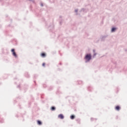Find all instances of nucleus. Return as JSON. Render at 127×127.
I'll return each instance as SVG.
<instances>
[{
	"label": "nucleus",
	"mask_w": 127,
	"mask_h": 127,
	"mask_svg": "<svg viewBox=\"0 0 127 127\" xmlns=\"http://www.w3.org/2000/svg\"><path fill=\"white\" fill-rule=\"evenodd\" d=\"M84 60H85V63H89L92 60V54L91 53L86 54L84 57Z\"/></svg>",
	"instance_id": "f257e3e1"
},
{
	"label": "nucleus",
	"mask_w": 127,
	"mask_h": 127,
	"mask_svg": "<svg viewBox=\"0 0 127 127\" xmlns=\"http://www.w3.org/2000/svg\"><path fill=\"white\" fill-rule=\"evenodd\" d=\"M108 36H109V35H102L100 37V40L102 42H104V41H105V40H106V39H107V38H108Z\"/></svg>",
	"instance_id": "f03ea898"
},
{
	"label": "nucleus",
	"mask_w": 127,
	"mask_h": 127,
	"mask_svg": "<svg viewBox=\"0 0 127 127\" xmlns=\"http://www.w3.org/2000/svg\"><path fill=\"white\" fill-rule=\"evenodd\" d=\"M48 29H49V31H50L51 32H52V30L54 29V25L52 24L51 25H50L48 27Z\"/></svg>",
	"instance_id": "7ed1b4c3"
},
{
	"label": "nucleus",
	"mask_w": 127,
	"mask_h": 127,
	"mask_svg": "<svg viewBox=\"0 0 127 127\" xmlns=\"http://www.w3.org/2000/svg\"><path fill=\"white\" fill-rule=\"evenodd\" d=\"M59 23H60V25L63 24V19H62V15L60 16Z\"/></svg>",
	"instance_id": "20e7f679"
},
{
	"label": "nucleus",
	"mask_w": 127,
	"mask_h": 127,
	"mask_svg": "<svg viewBox=\"0 0 127 127\" xmlns=\"http://www.w3.org/2000/svg\"><path fill=\"white\" fill-rule=\"evenodd\" d=\"M118 29V28L115 26H113L111 28V32L113 33V32H116V30Z\"/></svg>",
	"instance_id": "39448f33"
},
{
	"label": "nucleus",
	"mask_w": 127,
	"mask_h": 127,
	"mask_svg": "<svg viewBox=\"0 0 127 127\" xmlns=\"http://www.w3.org/2000/svg\"><path fill=\"white\" fill-rule=\"evenodd\" d=\"M58 118L60 119L61 120H63L64 119V115H63L62 114H61L58 115Z\"/></svg>",
	"instance_id": "423d86ee"
},
{
	"label": "nucleus",
	"mask_w": 127,
	"mask_h": 127,
	"mask_svg": "<svg viewBox=\"0 0 127 127\" xmlns=\"http://www.w3.org/2000/svg\"><path fill=\"white\" fill-rule=\"evenodd\" d=\"M93 58H95V56H96V55H97V53H96V50L93 49Z\"/></svg>",
	"instance_id": "0eeeda50"
},
{
	"label": "nucleus",
	"mask_w": 127,
	"mask_h": 127,
	"mask_svg": "<svg viewBox=\"0 0 127 127\" xmlns=\"http://www.w3.org/2000/svg\"><path fill=\"white\" fill-rule=\"evenodd\" d=\"M116 111H120L121 110V107L119 105H117L115 107Z\"/></svg>",
	"instance_id": "6e6552de"
},
{
	"label": "nucleus",
	"mask_w": 127,
	"mask_h": 127,
	"mask_svg": "<svg viewBox=\"0 0 127 127\" xmlns=\"http://www.w3.org/2000/svg\"><path fill=\"white\" fill-rule=\"evenodd\" d=\"M25 77L26 78H30V75L28 74V72H26L25 73Z\"/></svg>",
	"instance_id": "1a4fd4ad"
},
{
	"label": "nucleus",
	"mask_w": 127,
	"mask_h": 127,
	"mask_svg": "<svg viewBox=\"0 0 127 127\" xmlns=\"http://www.w3.org/2000/svg\"><path fill=\"white\" fill-rule=\"evenodd\" d=\"M51 111L54 112V111H56V107L55 106H52L51 107Z\"/></svg>",
	"instance_id": "9d476101"
},
{
	"label": "nucleus",
	"mask_w": 127,
	"mask_h": 127,
	"mask_svg": "<svg viewBox=\"0 0 127 127\" xmlns=\"http://www.w3.org/2000/svg\"><path fill=\"white\" fill-rule=\"evenodd\" d=\"M37 123L38 126H41L42 125V122H41L40 120H37Z\"/></svg>",
	"instance_id": "9b49d317"
},
{
	"label": "nucleus",
	"mask_w": 127,
	"mask_h": 127,
	"mask_svg": "<svg viewBox=\"0 0 127 127\" xmlns=\"http://www.w3.org/2000/svg\"><path fill=\"white\" fill-rule=\"evenodd\" d=\"M28 89V85L27 84H25L24 85V91H26Z\"/></svg>",
	"instance_id": "f8f14e48"
},
{
	"label": "nucleus",
	"mask_w": 127,
	"mask_h": 127,
	"mask_svg": "<svg viewBox=\"0 0 127 127\" xmlns=\"http://www.w3.org/2000/svg\"><path fill=\"white\" fill-rule=\"evenodd\" d=\"M41 57H43V58H44V57H46V54L45 53H42L41 54Z\"/></svg>",
	"instance_id": "ddd939ff"
},
{
	"label": "nucleus",
	"mask_w": 127,
	"mask_h": 127,
	"mask_svg": "<svg viewBox=\"0 0 127 127\" xmlns=\"http://www.w3.org/2000/svg\"><path fill=\"white\" fill-rule=\"evenodd\" d=\"M87 90H88V91H89V92H92V90H93V87H92L91 86H89L87 88Z\"/></svg>",
	"instance_id": "4468645a"
},
{
	"label": "nucleus",
	"mask_w": 127,
	"mask_h": 127,
	"mask_svg": "<svg viewBox=\"0 0 127 127\" xmlns=\"http://www.w3.org/2000/svg\"><path fill=\"white\" fill-rule=\"evenodd\" d=\"M13 56H14V57H15V58H17V54H16V53L15 52L14 53H12Z\"/></svg>",
	"instance_id": "2eb2a0df"
},
{
	"label": "nucleus",
	"mask_w": 127,
	"mask_h": 127,
	"mask_svg": "<svg viewBox=\"0 0 127 127\" xmlns=\"http://www.w3.org/2000/svg\"><path fill=\"white\" fill-rule=\"evenodd\" d=\"M4 120H3V119L1 118V117L0 116V123L2 124L3 123H4Z\"/></svg>",
	"instance_id": "dca6fc26"
},
{
	"label": "nucleus",
	"mask_w": 127,
	"mask_h": 127,
	"mask_svg": "<svg viewBox=\"0 0 127 127\" xmlns=\"http://www.w3.org/2000/svg\"><path fill=\"white\" fill-rule=\"evenodd\" d=\"M70 119L71 120H74V119H75V115H72L70 116Z\"/></svg>",
	"instance_id": "f3484780"
},
{
	"label": "nucleus",
	"mask_w": 127,
	"mask_h": 127,
	"mask_svg": "<svg viewBox=\"0 0 127 127\" xmlns=\"http://www.w3.org/2000/svg\"><path fill=\"white\" fill-rule=\"evenodd\" d=\"M78 85H82V84H83V81L81 80L78 81Z\"/></svg>",
	"instance_id": "a211bd4d"
},
{
	"label": "nucleus",
	"mask_w": 127,
	"mask_h": 127,
	"mask_svg": "<svg viewBox=\"0 0 127 127\" xmlns=\"http://www.w3.org/2000/svg\"><path fill=\"white\" fill-rule=\"evenodd\" d=\"M85 10H86V9L85 8H82L80 10V11L81 12H85Z\"/></svg>",
	"instance_id": "6ab92c4d"
},
{
	"label": "nucleus",
	"mask_w": 127,
	"mask_h": 127,
	"mask_svg": "<svg viewBox=\"0 0 127 127\" xmlns=\"http://www.w3.org/2000/svg\"><path fill=\"white\" fill-rule=\"evenodd\" d=\"M52 90H53V87L50 86L48 89V91H51Z\"/></svg>",
	"instance_id": "aec40b11"
},
{
	"label": "nucleus",
	"mask_w": 127,
	"mask_h": 127,
	"mask_svg": "<svg viewBox=\"0 0 127 127\" xmlns=\"http://www.w3.org/2000/svg\"><path fill=\"white\" fill-rule=\"evenodd\" d=\"M13 42H15V45H17V41L16 39H14Z\"/></svg>",
	"instance_id": "412c9836"
},
{
	"label": "nucleus",
	"mask_w": 127,
	"mask_h": 127,
	"mask_svg": "<svg viewBox=\"0 0 127 127\" xmlns=\"http://www.w3.org/2000/svg\"><path fill=\"white\" fill-rule=\"evenodd\" d=\"M11 52L12 53H13L15 52V49H12L11 50Z\"/></svg>",
	"instance_id": "4be33fe9"
},
{
	"label": "nucleus",
	"mask_w": 127,
	"mask_h": 127,
	"mask_svg": "<svg viewBox=\"0 0 127 127\" xmlns=\"http://www.w3.org/2000/svg\"><path fill=\"white\" fill-rule=\"evenodd\" d=\"M76 121L77 124H80V119H76Z\"/></svg>",
	"instance_id": "5701e85b"
},
{
	"label": "nucleus",
	"mask_w": 127,
	"mask_h": 127,
	"mask_svg": "<svg viewBox=\"0 0 127 127\" xmlns=\"http://www.w3.org/2000/svg\"><path fill=\"white\" fill-rule=\"evenodd\" d=\"M75 12H76V15H78V9L75 10Z\"/></svg>",
	"instance_id": "b1692460"
},
{
	"label": "nucleus",
	"mask_w": 127,
	"mask_h": 127,
	"mask_svg": "<svg viewBox=\"0 0 127 127\" xmlns=\"http://www.w3.org/2000/svg\"><path fill=\"white\" fill-rule=\"evenodd\" d=\"M37 77H38V75H37V74H35V75H34V78L35 79H36V78H37Z\"/></svg>",
	"instance_id": "393cba45"
},
{
	"label": "nucleus",
	"mask_w": 127,
	"mask_h": 127,
	"mask_svg": "<svg viewBox=\"0 0 127 127\" xmlns=\"http://www.w3.org/2000/svg\"><path fill=\"white\" fill-rule=\"evenodd\" d=\"M29 0V1H32V2H33V3H34V2H35L34 0Z\"/></svg>",
	"instance_id": "a878e982"
},
{
	"label": "nucleus",
	"mask_w": 127,
	"mask_h": 127,
	"mask_svg": "<svg viewBox=\"0 0 127 127\" xmlns=\"http://www.w3.org/2000/svg\"><path fill=\"white\" fill-rule=\"evenodd\" d=\"M50 2H51L52 3L54 2L55 0H50Z\"/></svg>",
	"instance_id": "bb28decb"
},
{
	"label": "nucleus",
	"mask_w": 127,
	"mask_h": 127,
	"mask_svg": "<svg viewBox=\"0 0 127 127\" xmlns=\"http://www.w3.org/2000/svg\"><path fill=\"white\" fill-rule=\"evenodd\" d=\"M45 63H43V64H42V66H43V67H45Z\"/></svg>",
	"instance_id": "cd10ccee"
},
{
	"label": "nucleus",
	"mask_w": 127,
	"mask_h": 127,
	"mask_svg": "<svg viewBox=\"0 0 127 127\" xmlns=\"http://www.w3.org/2000/svg\"><path fill=\"white\" fill-rule=\"evenodd\" d=\"M17 88L18 89H19L20 90V85H18V86H17Z\"/></svg>",
	"instance_id": "c85d7f7f"
},
{
	"label": "nucleus",
	"mask_w": 127,
	"mask_h": 127,
	"mask_svg": "<svg viewBox=\"0 0 127 127\" xmlns=\"http://www.w3.org/2000/svg\"><path fill=\"white\" fill-rule=\"evenodd\" d=\"M43 87H44V88H46V84H43Z\"/></svg>",
	"instance_id": "c756f323"
},
{
	"label": "nucleus",
	"mask_w": 127,
	"mask_h": 127,
	"mask_svg": "<svg viewBox=\"0 0 127 127\" xmlns=\"http://www.w3.org/2000/svg\"><path fill=\"white\" fill-rule=\"evenodd\" d=\"M41 99H43L44 98L43 95L41 94Z\"/></svg>",
	"instance_id": "7c9ffc66"
},
{
	"label": "nucleus",
	"mask_w": 127,
	"mask_h": 127,
	"mask_svg": "<svg viewBox=\"0 0 127 127\" xmlns=\"http://www.w3.org/2000/svg\"><path fill=\"white\" fill-rule=\"evenodd\" d=\"M34 82L35 83V86H37V84H36V82L35 81V80H34Z\"/></svg>",
	"instance_id": "2f4dec72"
},
{
	"label": "nucleus",
	"mask_w": 127,
	"mask_h": 127,
	"mask_svg": "<svg viewBox=\"0 0 127 127\" xmlns=\"http://www.w3.org/2000/svg\"><path fill=\"white\" fill-rule=\"evenodd\" d=\"M94 118H91V122H93V121H94Z\"/></svg>",
	"instance_id": "473e14b6"
},
{
	"label": "nucleus",
	"mask_w": 127,
	"mask_h": 127,
	"mask_svg": "<svg viewBox=\"0 0 127 127\" xmlns=\"http://www.w3.org/2000/svg\"><path fill=\"white\" fill-rule=\"evenodd\" d=\"M44 6L43 3H41V6Z\"/></svg>",
	"instance_id": "72a5a7b5"
},
{
	"label": "nucleus",
	"mask_w": 127,
	"mask_h": 127,
	"mask_svg": "<svg viewBox=\"0 0 127 127\" xmlns=\"http://www.w3.org/2000/svg\"><path fill=\"white\" fill-rule=\"evenodd\" d=\"M57 94H60V93H59V91H57Z\"/></svg>",
	"instance_id": "f704fd0d"
},
{
	"label": "nucleus",
	"mask_w": 127,
	"mask_h": 127,
	"mask_svg": "<svg viewBox=\"0 0 127 127\" xmlns=\"http://www.w3.org/2000/svg\"><path fill=\"white\" fill-rule=\"evenodd\" d=\"M59 65H62V63H59Z\"/></svg>",
	"instance_id": "c9c22d12"
},
{
	"label": "nucleus",
	"mask_w": 127,
	"mask_h": 127,
	"mask_svg": "<svg viewBox=\"0 0 127 127\" xmlns=\"http://www.w3.org/2000/svg\"><path fill=\"white\" fill-rule=\"evenodd\" d=\"M16 118H18V115H15Z\"/></svg>",
	"instance_id": "e433bc0d"
},
{
	"label": "nucleus",
	"mask_w": 127,
	"mask_h": 127,
	"mask_svg": "<svg viewBox=\"0 0 127 127\" xmlns=\"http://www.w3.org/2000/svg\"><path fill=\"white\" fill-rule=\"evenodd\" d=\"M10 20L11 22H12V19H10Z\"/></svg>",
	"instance_id": "4c0bfd02"
},
{
	"label": "nucleus",
	"mask_w": 127,
	"mask_h": 127,
	"mask_svg": "<svg viewBox=\"0 0 127 127\" xmlns=\"http://www.w3.org/2000/svg\"><path fill=\"white\" fill-rule=\"evenodd\" d=\"M2 1V0H0V2H1Z\"/></svg>",
	"instance_id": "58836bf2"
},
{
	"label": "nucleus",
	"mask_w": 127,
	"mask_h": 127,
	"mask_svg": "<svg viewBox=\"0 0 127 127\" xmlns=\"http://www.w3.org/2000/svg\"><path fill=\"white\" fill-rule=\"evenodd\" d=\"M53 35H55V34L54 33H53Z\"/></svg>",
	"instance_id": "ea45409f"
},
{
	"label": "nucleus",
	"mask_w": 127,
	"mask_h": 127,
	"mask_svg": "<svg viewBox=\"0 0 127 127\" xmlns=\"http://www.w3.org/2000/svg\"><path fill=\"white\" fill-rule=\"evenodd\" d=\"M19 108H20V109H21V107H20V106H19Z\"/></svg>",
	"instance_id": "a19ab883"
},
{
	"label": "nucleus",
	"mask_w": 127,
	"mask_h": 127,
	"mask_svg": "<svg viewBox=\"0 0 127 127\" xmlns=\"http://www.w3.org/2000/svg\"><path fill=\"white\" fill-rule=\"evenodd\" d=\"M8 26H10V25H9Z\"/></svg>",
	"instance_id": "79ce46f5"
},
{
	"label": "nucleus",
	"mask_w": 127,
	"mask_h": 127,
	"mask_svg": "<svg viewBox=\"0 0 127 127\" xmlns=\"http://www.w3.org/2000/svg\"><path fill=\"white\" fill-rule=\"evenodd\" d=\"M46 25H47L46 24Z\"/></svg>",
	"instance_id": "37998d69"
}]
</instances>
